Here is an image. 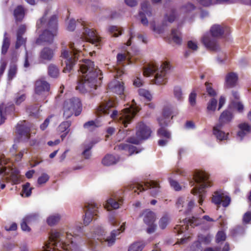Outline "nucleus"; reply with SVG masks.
Returning a JSON list of instances; mask_svg holds the SVG:
<instances>
[{"label": "nucleus", "mask_w": 251, "mask_h": 251, "mask_svg": "<svg viewBox=\"0 0 251 251\" xmlns=\"http://www.w3.org/2000/svg\"><path fill=\"white\" fill-rule=\"evenodd\" d=\"M80 62L79 65L82 76L76 89L83 94L93 92L100 84L102 78L101 72L95 66L94 62L89 59H83Z\"/></svg>", "instance_id": "f257e3e1"}, {"label": "nucleus", "mask_w": 251, "mask_h": 251, "mask_svg": "<svg viewBox=\"0 0 251 251\" xmlns=\"http://www.w3.org/2000/svg\"><path fill=\"white\" fill-rule=\"evenodd\" d=\"M117 104V101L112 100L102 102L97 108V114L100 116L102 114H110L112 119L126 127L127 124L130 123L136 114L139 111V109L133 105L124 109L119 113L114 108Z\"/></svg>", "instance_id": "f03ea898"}, {"label": "nucleus", "mask_w": 251, "mask_h": 251, "mask_svg": "<svg viewBox=\"0 0 251 251\" xmlns=\"http://www.w3.org/2000/svg\"><path fill=\"white\" fill-rule=\"evenodd\" d=\"M72 239L73 235L62 229L52 230L43 251H77V247Z\"/></svg>", "instance_id": "7ed1b4c3"}, {"label": "nucleus", "mask_w": 251, "mask_h": 251, "mask_svg": "<svg viewBox=\"0 0 251 251\" xmlns=\"http://www.w3.org/2000/svg\"><path fill=\"white\" fill-rule=\"evenodd\" d=\"M46 15L47 13H45L37 22L36 26L38 30L40 28H45L43 33L36 40V42L38 44H40L42 42L51 43L54 37L57 34V17L53 15L48 22H47Z\"/></svg>", "instance_id": "20e7f679"}, {"label": "nucleus", "mask_w": 251, "mask_h": 251, "mask_svg": "<svg viewBox=\"0 0 251 251\" xmlns=\"http://www.w3.org/2000/svg\"><path fill=\"white\" fill-rule=\"evenodd\" d=\"M190 184L191 186L196 183L198 186L191 190V193L194 195L199 194V203L202 205L204 196L202 193L204 189L210 187L211 182L209 174L205 171L196 170L193 173L192 178H190Z\"/></svg>", "instance_id": "39448f33"}, {"label": "nucleus", "mask_w": 251, "mask_h": 251, "mask_svg": "<svg viewBox=\"0 0 251 251\" xmlns=\"http://www.w3.org/2000/svg\"><path fill=\"white\" fill-rule=\"evenodd\" d=\"M74 43H70L69 48L67 49L64 47L61 50L60 57L61 58L62 66L65 65L63 69V72H70L73 68L75 62L77 59V54L80 53L81 49Z\"/></svg>", "instance_id": "423d86ee"}, {"label": "nucleus", "mask_w": 251, "mask_h": 251, "mask_svg": "<svg viewBox=\"0 0 251 251\" xmlns=\"http://www.w3.org/2000/svg\"><path fill=\"white\" fill-rule=\"evenodd\" d=\"M169 68V64L166 62L162 63L160 69H158L155 64H150L144 69L143 74L144 76H148L155 73L152 81L157 85L165 84L167 81V74Z\"/></svg>", "instance_id": "0eeeda50"}, {"label": "nucleus", "mask_w": 251, "mask_h": 251, "mask_svg": "<svg viewBox=\"0 0 251 251\" xmlns=\"http://www.w3.org/2000/svg\"><path fill=\"white\" fill-rule=\"evenodd\" d=\"M125 222L123 223L120 228L112 230L110 235L106 237L105 236V231L103 228L101 226L97 227L94 231L95 234H97L99 236L97 240L104 246H112L115 243L116 238L120 235L121 232H123L125 230Z\"/></svg>", "instance_id": "6e6552de"}, {"label": "nucleus", "mask_w": 251, "mask_h": 251, "mask_svg": "<svg viewBox=\"0 0 251 251\" xmlns=\"http://www.w3.org/2000/svg\"><path fill=\"white\" fill-rule=\"evenodd\" d=\"M210 36L204 34L201 38V42L208 49L216 50L218 47V43L220 38V25H213L210 29Z\"/></svg>", "instance_id": "1a4fd4ad"}, {"label": "nucleus", "mask_w": 251, "mask_h": 251, "mask_svg": "<svg viewBox=\"0 0 251 251\" xmlns=\"http://www.w3.org/2000/svg\"><path fill=\"white\" fill-rule=\"evenodd\" d=\"M81 111V103L79 98L73 97L66 100L63 105V117L65 119L70 118L73 114L75 116L80 114Z\"/></svg>", "instance_id": "9d476101"}, {"label": "nucleus", "mask_w": 251, "mask_h": 251, "mask_svg": "<svg viewBox=\"0 0 251 251\" xmlns=\"http://www.w3.org/2000/svg\"><path fill=\"white\" fill-rule=\"evenodd\" d=\"M150 128L143 123H140L136 127V137H130L128 141L129 143L139 144L142 140L148 139L151 135Z\"/></svg>", "instance_id": "9b49d317"}, {"label": "nucleus", "mask_w": 251, "mask_h": 251, "mask_svg": "<svg viewBox=\"0 0 251 251\" xmlns=\"http://www.w3.org/2000/svg\"><path fill=\"white\" fill-rule=\"evenodd\" d=\"M148 188L151 189V195L154 197L158 194L159 186L157 182L153 180L145 182L144 186L143 184L138 182L131 184L128 186V189L134 190L135 193L137 192L138 190H140V192L144 191Z\"/></svg>", "instance_id": "f8f14e48"}, {"label": "nucleus", "mask_w": 251, "mask_h": 251, "mask_svg": "<svg viewBox=\"0 0 251 251\" xmlns=\"http://www.w3.org/2000/svg\"><path fill=\"white\" fill-rule=\"evenodd\" d=\"M202 220L200 218L193 217L192 219L187 220L185 219L182 221L180 222V224L176 226L174 228V232L178 234L184 232L188 228L189 225L194 227L201 225Z\"/></svg>", "instance_id": "ddd939ff"}, {"label": "nucleus", "mask_w": 251, "mask_h": 251, "mask_svg": "<svg viewBox=\"0 0 251 251\" xmlns=\"http://www.w3.org/2000/svg\"><path fill=\"white\" fill-rule=\"evenodd\" d=\"M79 23L83 30L81 38L93 44H95L97 46L99 45L100 39L97 34L93 30L85 27L83 23Z\"/></svg>", "instance_id": "4468645a"}, {"label": "nucleus", "mask_w": 251, "mask_h": 251, "mask_svg": "<svg viewBox=\"0 0 251 251\" xmlns=\"http://www.w3.org/2000/svg\"><path fill=\"white\" fill-rule=\"evenodd\" d=\"M98 205L94 202L86 203L84 205L85 216L83 220L84 224L88 225L97 215Z\"/></svg>", "instance_id": "2eb2a0df"}, {"label": "nucleus", "mask_w": 251, "mask_h": 251, "mask_svg": "<svg viewBox=\"0 0 251 251\" xmlns=\"http://www.w3.org/2000/svg\"><path fill=\"white\" fill-rule=\"evenodd\" d=\"M227 224L226 221L222 219L221 216V247L223 246L222 251H229L230 249L229 244L228 243H225L223 245V242L225 241L226 238L224 230L227 228Z\"/></svg>", "instance_id": "dca6fc26"}, {"label": "nucleus", "mask_w": 251, "mask_h": 251, "mask_svg": "<svg viewBox=\"0 0 251 251\" xmlns=\"http://www.w3.org/2000/svg\"><path fill=\"white\" fill-rule=\"evenodd\" d=\"M54 54L55 52L53 49L45 47L40 52L39 57L42 62H49L53 60Z\"/></svg>", "instance_id": "f3484780"}, {"label": "nucleus", "mask_w": 251, "mask_h": 251, "mask_svg": "<svg viewBox=\"0 0 251 251\" xmlns=\"http://www.w3.org/2000/svg\"><path fill=\"white\" fill-rule=\"evenodd\" d=\"M176 205L179 211L183 210L182 208L184 207L185 212H189L193 208L194 201L193 200H185L184 198L181 197L178 199Z\"/></svg>", "instance_id": "a211bd4d"}, {"label": "nucleus", "mask_w": 251, "mask_h": 251, "mask_svg": "<svg viewBox=\"0 0 251 251\" xmlns=\"http://www.w3.org/2000/svg\"><path fill=\"white\" fill-rule=\"evenodd\" d=\"M108 88L113 92L119 95L121 99L125 98L124 87L122 82L115 80L109 84Z\"/></svg>", "instance_id": "6ab92c4d"}, {"label": "nucleus", "mask_w": 251, "mask_h": 251, "mask_svg": "<svg viewBox=\"0 0 251 251\" xmlns=\"http://www.w3.org/2000/svg\"><path fill=\"white\" fill-rule=\"evenodd\" d=\"M35 85V95H40L43 92H48L50 90V84L43 79L37 80ZM34 97L35 99H36V96Z\"/></svg>", "instance_id": "aec40b11"}, {"label": "nucleus", "mask_w": 251, "mask_h": 251, "mask_svg": "<svg viewBox=\"0 0 251 251\" xmlns=\"http://www.w3.org/2000/svg\"><path fill=\"white\" fill-rule=\"evenodd\" d=\"M238 80V76L236 73L230 72L225 77V86L227 88H231L235 87Z\"/></svg>", "instance_id": "412c9836"}, {"label": "nucleus", "mask_w": 251, "mask_h": 251, "mask_svg": "<svg viewBox=\"0 0 251 251\" xmlns=\"http://www.w3.org/2000/svg\"><path fill=\"white\" fill-rule=\"evenodd\" d=\"M123 202L122 199L117 198L115 197L114 198L108 199L105 205V208L110 210L112 209H117Z\"/></svg>", "instance_id": "4be33fe9"}, {"label": "nucleus", "mask_w": 251, "mask_h": 251, "mask_svg": "<svg viewBox=\"0 0 251 251\" xmlns=\"http://www.w3.org/2000/svg\"><path fill=\"white\" fill-rule=\"evenodd\" d=\"M142 216L144 217V222L146 225L154 223L156 220L155 214L150 209L144 210L142 213Z\"/></svg>", "instance_id": "5701e85b"}, {"label": "nucleus", "mask_w": 251, "mask_h": 251, "mask_svg": "<svg viewBox=\"0 0 251 251\" xmlns=\"http://www.w3.org/2000/svg\"><path fill=\"white\" fill-rule=\"evenodd\" d=\"M233 115L230 110H226L221 114V126L229 123L232 120Z\"/></svg>", "instance_id": "b1692460"}, {"label": "nucleus", "mask_w": 251, "mask_h": 251, "mask_svg": "<svg viewBox=\"0 0 251 251\" xmlns=\"http://www.w3.org/2000/svg\"><path fill=\"white\" fill-rule=\"evenodd\" d=\"M159 125L160 128L158 130L157 133L160 137H165L167 139H170L171 137V133L167 130L165 127L167 126V123L164 122V124L162 123L161 120H159Z\"/></svg>", "instance_id": "393cba45"}, {"label": "nucleus", "mask_w": 251, "mask_h": 251, "mask_svg": "<svg viewBox=\"0 0 251 251\" xmlns=\"http://www.w3.org/2000/svg\"><path fill=\"white\" fill-rule=\"evenodd\" d=\"M117 61L118 62V65L116 67L115 69L116 71L117 74L115 75V77H118L120 76L122 74H124V70L123 66H121V63L126 59V56L123 54H118L117 56Z\"/></svg>", "instance_id": "a878e982"}, {"label": "nucleus", "mask_w": 251, "mask_h": 251, "mask_svg": "<svg viewBox=\"0 0 251 251\" xmlns=\"http://www.w3.org/2000/svg\"><path fill=\"white\" fill-rule=\"evenodd\" d=\"M221 41H228L230 39V29L224 24H221Z\"/></svg>", "instance_id": "bb28decb"}, {"label": "nucleus", "mask_w": 251, "mask_h": 251, "mask_svg": "<svg viewBox=\"0 0 251 251\" xmlns=\"http://www.w3.org/2000/svg\"><path fill=\"white\" fill-rule=\"evenodd\" d=\"M119 160V157L108 154L103 158L101 163L104 166H109L116 164Z\"/></svg>", "instance_id": "cd10ccee"}, {"label": "nucleus", "mask_w": 251, "mask_h": 251, "mask_svg": "<svg viewBox=\"0 0 251 251\" xmlns=\"http://www.w3.org/2000/svg\"><path fill=\"white\" fill-rule=\"evenodd\" d=\"M9 172H11L9 175L10 179L13 181H15L18 179V174L16 171H13L10 169H7L6 167H3L1 163H0V175L4 174L5 175H9Z\"/></svg>", "instance_id": "c85d7f7f"}, {"label": "nucleus", "mask_w": 251, "mask_h": 251, "mask_svg": "<svg viewBox=\"0 0 251 251\" xmlns=\"http://www.w3.org/2000/svg\"><path fill=\"white\" fill-rule=\"evenodd\" d=\"M117 148L119 150L128 151L129 155H132L134 152L138 153L135 147L128 144L121 143L117 146Z\"/></svg>", "instance_id": "c756f323"}, {"label": "nucleus", "mask_w": 251, "mask_h": 251, "mask_svg": "<svg viewBox=\"0 0 251 251\" xmlns=\"http://www.w3.org/2000/svg\"><path fill=\"white\" fill-rule=\"evenodd\" d=\"M231 201V199L229 195L226 192L221 191V205L226 208L228 207Z\"/></svg>", "instance_id": "7c9ffc66"}, {"label": "nucleus", "mask_w": 251, "mask_h": 251, "mask_svg": "<svg viewBox=\"0 0 251 251\" xmlns=\"http://www.w3.org/2000/svg\"><path fill=\"white\" fill-rule=\"evenodd\" d=\"M171 38L173 42L177 45H181L182 43V37L181 33L176 29H173L171 34Z\"/></svg>", "instance_id": "2f4dec72"}, {"label": "nucleus", "mask_w": 251, "mask_h": 251, "mask_svg": "<svg viewBox=\"0 0 251 251\" xmlns=\"http://www.w3.org/2000/svg\"><path fill=\"white\" fill-rule=\"evenodd\" d=\"M16 130L18 134L22 136H25V138L29 139L30 137V129L29 128L24 126L18 125Z\"/></svg>", "instance_id": "473e14b6"}, {"label": "nucleus", "mask_w": 251, "mask_h": 251, "mask_svg": "<svg viewBox=\"0 0 251 251\" xmlns=\"http://www.w3.org/2000/svg\"><path fill=\"white\" fill-rule=\"evenodd\" d=\"M61 217V215L57 213L51 215L47 219V223L50 226H54L59 222Z\"/></svg>", "instance_id": "72a5a7b5"}, {"label": "nucleus", "mask_w": 251, "mask_h": 251, "mask_svg": "<svg viewBox=\"0 0 251 251\" xmlns=\"http://www.w3.org/2000/svg\"><path fill=\"white\" fill-rule=\"evenodd\" d=\"M14 15L16 21H21L25 16L24 8L21 6H18L14 10Z\"/></svg>", "instance_id": "f704fd0d"}, {"label": "nucleus", "mask_w": 251, "mask_h": 251, "mask_svg": "<svg viewBox=\"0 0 251 251\" xmlns=\"http://www.w3.org/2000/svg\"><path fill=\"white\" fill-rule=\"evenodd\" d=\"M49 75L52 77H57L59 74L58 67L54 64H50L48 66Z\"/></svg>", "instance_id": "c9c22d12"}, {"label": "nucleus", "mask_w": 251, "mask_h": 251, "mask_svg": "<svg viewBox=\"0 0 251 251\" xmlns=\"http://www.w3.org/2000/svg\"><path fill=\"white\" fill-rule=\"evenodd\" d=\"M95 144V143L90 142V143H88V144H86L84 145V149L82 153V155L85 159H87L90 158V157L91 155L90 150L92 149V148L93 147V145Z\"/></svg>", "instance_id": "e433bc0d"}, {"label": "nucleus", "mask_w": 251, "mask_h": 251, "mask_svg": "<svg viewBox=\"0 0 251 251\" xmlns=\"http://www.w3.org/2000/svg\"><path fill=\"white\" fill-rule=\"evenodd\" d=\"M217 100L214 98H211L207 104L206 109L208 112L211 113L215 111L217 106Z\"/></svg>", "instance_id": "4c0bfd02"}, {"label": "nucleus", "mask_w": 251, "mask_h": 251, "mask_svg": "<svg viewBox=\"0 0 251 251\" xmlns=\"http://www.w3.org/2000/svg\"><path fill=\"white\" fill-rule=\"evenodd\" d=\"M141 8L143 11L140 12L141 15H147L148 16L151 15V11L149 2L144 1L142 2L141 4Z\"/></svg>", "instance_id": "58836bf2"}, {"label": "nucleus", "mask_w": 251, "mask_h": 251, "mask_svg": "<svg viewBox=\"0 0 251 251\" xmlns=\"http://www.w3.org/2000/svg\"><path fill=\"white\" fill-rule=\"evenodd\" d=\"M245 232V229L242 226H237L230 231V234L232 237H235L239 235L243 234Z\"/></svg>", "instance_id": "ea45409f"}, {"label": "nucleus", "mask_w": 251, "mask_h": 251, "mask_svg": "<svg viewBox=\"0 0 251 251\" xmlns=\"http://www.w3.org/2000/svg\"><path fill=\"white\" fill-rule=\"evenodd\" d=\"M170 221V216L168 214L164 215L159 221V226L162 229H165Z\"/></svg>", "instance_id": "a19ab883"}, {"label": "nucleus", "mask_w": 251, "mask_h": 251, "mask_svg": "<svg viewBox=\"0 0 251 251\" xmlns=\"http://www.w3.org/2000/svg\"><path fill=\"white\" fill-rule=\"evenodd\" d=\"M145 245L142 242H136L131 244L128 251H142Z\"/></svg>", "instance_id": "79ce46f5"}, {"label": "nucleus", "mask_w": 251, "mask_h": 251, "mask_svg": "<svg viewBox=\"0 0 251 251\" xmlns=\"http://www.w3.org/2000/svg\"><path fill=\"white\" fill-rule=\"evenodd\" d=\"M39 217L38 213H34L27 215L23 219L26 220L28 224H31L38 221Z\"/></svg>", "instance_id": "37998d69"}, {"label": "nucleus", "mask_w": 251, "mask_h": 251, "mask_svg": "<svg viewBox=\"0 0 251 251\" xmlns=\"http://www.w3.org/2000/svg\"><path fill=\"white\" fill-rule=\"evenodd\" d=\"M6 33H4L2 45L1 48V53L6 54L10 46V39L6 37Z\"/></svg>", "instance_id": "c03bdc74"}, {"label": "nucleus", "mask_w": 251, "mask_h": 251, "mask_svg": "<svg viewBox=\"0 0 251 251\" xmlns=\"http://www.w3.org/2000/svg\"><path fill=\"white\" fill-rule=\"evenodd\" d=\"M173 94L174 97L177 100L181 101L183 100L182 91L180 87L178 86H175L174 88Z\"/></svg>", "instance_id": "a18cd8bd"}, {"label": "nucleus", "mask_w": 251, "mask_h": 251, "mask_svg": "<svg viewBox=\"0 0 251 251\" xmlns=\"http://www.w3.org/2000/svg\"><path fill=\"white\" fill-rule=\"evenodd\" d=\"M71 125V122L69 121L62 122L58 126V129L60 132H66Z\"/></svg>", "instance_id": "49530a36"}, {"label": "nucleus", "mask_w": 251, "mask_h": 251, "mask_svg": "<svg viewBox=\"0 0 251 251\" xmlns=\"http://www.w3.org/2000/svg\"><path fill=\"white\" fill-rule=\"evenodd\" d=\"M32 188L30 187V183H26L23 186L22 193L24 194H25V196L28 197L31 195V190Z\"/></svg>", "instance_id": "de8ad7c7"}, {"label": "nucleus", "mask_w": 251, "mask_h": 251, "mask_svg": "<svg viewBox=\"0 0 251 251\" xmlns=\"http://www.w3.org/2000/svg\"><path fill=\"white\" fill-rule=\"evenodd\" d=\"M197 93L195 90H193L189 96V102L192 106H194L196 104Z\"/></svg>", "instance_id": "09e8293b"}, {"label": "nucleus", "mask_w": 251, "mask_h": 251, "mask_svg": "<svg viewBox=\"0 0 251 251\" xmlns=\"http://www.w3.org/2000/svg\"><path fill=\"white\" fill-rule=\"evenodd\" d=\"M205 84L206 86V92L210 97L214 98L217 95V93L211 87V83L206 82Z\"/></svg>", "instance_id": "8fccbe9b"}, {"label": "nucleus", "mask_w": 251, "mask_h": 251, "mask_svg": "<svg viewBox=\"0 0 251 251\" xmlns=\"http://www.w3.org/2000/svg\"><path fill=\"white\" fill-rule=\"evenodd\" d=\"M25 99V95L24 94L17 93L15 98V102L17 105L20 104Z\"/></svg>", "instance_id": "3c124183"}, {"label": "nucleus", "mask_w": 251, "mask_h": 251, "mask_svg": "<svg viewBox=\"0 0 251 251\" xmlns=\"http://www.w3.org/2000/svg\"><path fill=\"white\" fill-rule=\"evenodd\" d=\"M139 94L142 97H144L146 99L148 100H151V95L150 93V92L144 89H139L138 90Z\"/></svg>", "instance_id": "603ef678"}, {"label": "nucleus", "mask_w": 251, "mask_h": 251, "mask_svg": "<svg viewBox=\"0 0 251 251\" xmlns=\"http://www.w3.org/2000/svg\"><path fill=\"white\" fill-rule=\"evenodd\" d=\"M238 127L240 130L246 132L247 133H248L251 131V126L246 123L239 124Z\"/></svg>", "instance_id": "864d4df0"}, {"label": "nucleus", "mask_w": 251, "mask_h": 251, "mask_svg": "<svg viewBox=\"0 0 251 251\" xmlns=\"http://www.w3.org/2000/svg\"><path fill=\"white\" fill-rule=\"evenodd\" d=\"M212 201L217 205V208L219 207L220 205V193L218 191L214 192L212 198Z\"/></svg>", "instance_id": "5fc2aeb1"}, {"label": "nucleus", "mask_w": 251, "mask_h": 251, "mask_svg": "<svg viewBox=\"0 0 251 251\" xmlns=\"http://www.w3.org/2000/svg\"><path fill=\"white\" fill-rule=\"evenodd\" d=\"M110 31L114 37H118L122 34V30L117 26H113L110 28Z\"/></svg>", "instance_id": "6e6d98bb"}, {"label": "nucleus", "mask_w": 251, "mask_h": 251, "mask_svg": "<svg viewBox=\"0 0 251 251\" xmlns=\"http://www.w3.org/2000/svg\"><path fill=\"white\" fill-rule=\"evenodd\" d=\"M17 67L15 65H11L8 71V78L12 79L17 73Z\"/></svg>", "instance_id": "4d7b16f0"}, {"label": "nucleus", "mask_w": 251, "mask_h": 251, "mask_svg": "<svg viewBox=\"0 0 251 251\" xmlns=\"http://www.w3.org/2000/svg\"><path fill=\"white\" fill-rule=\"evenodd\" d=\"M49 179V176L48 175L45 173H43L42 174L41 176H40L38 179V184L39 185H41L45 183L46 182L48 181Z\"/></svg>", "instance_id": "13d9d810"}, {"label": "nucleus", "mask_w": 251, "mask_h": 251, "mask_svg": "<svg viewBox=\"0 0 251 251\" xmlns=\"http://www.w3.org/2000/svg\"><path fill=\"white\" fill-rule=\"evenodd\" d=\"M26 39L23 36H17V41L15 45V48L19 49L22 45H25Z\"/></svg>", "instance_id": "bf43d9fd"}, {"label": "nucleus", "mask_w": 251, "mask_h": 251, "mask_svg": "<svg viewBox=\"0 0 251 251\" xmlns=\"http://www.w3.org/2000/svg\"><path fill=\"white\" fill-rule=\"evenodd\" d=\"M198 240L200 242L203 243L205 244H208L211 241L210 236L209 235L204 236L200 235L198 236Z\"/></svg>", "instance_id": "052dcab7"}, {"label": "nucleus", "mask_w": 251, "mask_h": 251, "mask_svg": "<svg viewBox=\"0 0 251 251\" xmlns=\"http://www.w3.org/2000/svg\"><path fill=\"white\" fill-rule=\"evenodd\" d=\"M176 18V12L175 10L172 11L169 14H167L165 16V19L170 23L173 22L175 21Z\"/></svg>", "instance_id": "680f3d73"}, {"label": "nucleus", "mask_w": 251, "mask_h": 251, "mask_svg": "<svg viewBox=\"0 0 251 251\" xmlns=\"http://www.w3.org/2000/svg\"><path fill=\"white\" fill-rule=\"evenodd\" d=\"M191 250L193 251H202V247L201 242L199 240L195 242L191 246Z\"/></svg>", "instance_id": "e2e57ef3"}, {"label": "nucleus", "mask_w": 251, "mask_h": 251, "mask_svg": "<svg viewBox=\"0 0 251 251\" xmlns=\"http://www.w3.org/2000/svg\"><path fill=\"white\" fill-rule=\"evenodd\" d=\"M172 114V109L170 107H165L164 109L162 116L163 117H164L165 119L170 120V117L171 116Z\"/></svg>", "instance_id": "0e129e2a"}, {"label": "nucleus", "mask_w": 251, "mask_h": 251, "mask_svg": "<svg viewBox=\"0 0 251 251\" xmlns=\"http://www.w3.org/2000/svg\"><path fill=\"white\" fill-rule=\"evenodd\" d=\"M195 9V6L191 3H187L181 8L182 11L184 12H188L191 11Z\"/></svg>", "instance_id": "69168bd1"}, {"label": "nucleus", "mask_w": 251, "mask_h": 251, "mask_svg": "<svg viewBox=\"0 0 251 251\" xmlns=\"http://www.w3.org/2000/svg\"><path fill=\"white\" fill-rule=\"evenodd\" d=\"M251 221V212L248 211L245 213L243 217V222L245 224H249Z\"/></svg>", "instance_id": "338daca9"}, {"label": "nucleus", "mask_w": 251, "mask_h": 251, "mask_svg": "<svg viewBox=\"0 0 251 251\" xmlns=\"http://www.w3.org/2000/svg\"><path fill=\"white\" fill-rule=\"evenodd\" d=\"M187 47L189 49H191L194 51L197 50L198 49L197 43L192 41H189L188 42Z\"/></svg>", "instance_id": "774afa93"}]
</instances>
